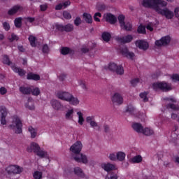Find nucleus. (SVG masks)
<instances>
[{"label": "nucleus", "mask_w": 179, "mask_h": 179, "mask_svg": "<svg viewBox=\"0 0 179 179\" xmlns=\"http://www.w3.org/2000/svg\"><path fill=\"white\" fill-rule=\"evenodd\" d=\"M142 5L145 8H152L155 9L159 15L165 16L166 19H173V17H174V13L170 10V9L167 8L162 9L160 8V6H162V8L167 6V2L164 0H143Z\"/></svg>", "instance_id": "f257e3e1"}, {"label": "nucleus", "mask_w": 179, "mask_h": 179, "mask_svg": "<svg viewBox=\"0 0 179 179\" xmlns=\"http://www.w3.org/2000/svg\"><path fill=\"white\" fill-rule=\"evenodd\" d=\"M12 120V123L9 125V128L13 129L15 134H22L23 124L22 123L20 117L17 115H14L13 116Z\"/></svg>", "instance_id": "f03ea898"}, {"label": "nucleus", "mask_w": 179, "mask_h": 179, "mask_svg": "<svg viewBox=\"0 0 179 179\" xmlns=\"http://www.w3.org/2000/svg\"><path fill=\"white\" fill-rule=\"evenodd\" d=\"M152 88L154 90H163V92H167L171 90V85L164 82H157L152 84Z\"/></svg>", "instance_id": "7ed1b4c3"}, {"label": "nucleus", "mask_w": 179, "mask_h": 179, "mask_svg": "<svg viewBox=\"0 0 179 179\" xmlns=\"http://www.w3.org/2000/svg\"><path fill=\"white\" fill-rule=\"evenodd\" d=\"M121 29L129 31L132 29V24L131 22H125V16L120 15L117 17Z\"/></svg>", "instance_id": "20e7f679"}, {"label": "nucleus", "mask_w": 179, "mask_h": 179, "mask_svg": "<svg viewBox=\"0 0 179 179\" xmlns=\"http://www.w3.org/2000/svg\"><path fill=\"white\" fill-rule=\"evenodd\" d=\"M6 171L9 175L20 174L23 171V169L17 165H10L6 169Z\"/></svg>", "instance_id": "39448f33"}, {"label": "nucleus", "mask_w": 179, "mask_h": 179, "mask_svg": "<svg viewBox=\"0 0 179 179\" xmlns=\"http://www.w3.org/2000/svg\"><path fill=\"white\" fill-rule=\"evenodd\" d=\"M83 148V144H82L81 141H76L74 144H73L70 150L74 155H80V152H82V149Z\"/></svg>", "instance_id": "423d86ee"}, {"label": "nucleus", "mask_w": 179, "mask_h": 179, "mask_svg": "<svg viewBox=\"0 0 179 179\" xmlns=\"http://www.w3.org/2000/svg\"><path fill=\"white\" fill-rule=\"evenodd\" d=\"M71 95L72 94L64 91H58L56 93V97L64 101H69L71 99Z\"/></svg>", "instance_id": "0eeeda50"}, {"label": "nucleus", "mask_w": 179, "mask_h": 179, "mask_svg": "<svg viewBox=\"0 0 179 179\" xmlns=\"http://www.w3.org/2000/svg\"><path fill=\"white\" fill-rule=\"evenodd\" d=\"M109 71H113L116 72L117 75H122L124 74V68L122 66H117L115 63H110L108 65Z\"/></svg>", "instance_id": "6e6552de"}, {"label": "nucleus", "mask_w": 179, "mask_h": 179, "mask_svg": "<svg viewBox=\"0 0 179 179\" xmlns=\"http://www.w3.org/2000/svg\"><path fill=\"white\" fill-rule=\"evenodd\" d=\"M50 106L55 111H62L64 110V105L57 99H52L50 101Z\"/></svg>", "instance_id": "1a4fd4ad"}, {"label": "nucleus", "mask_w": 179, "mask_h": 179, "mask_svg": "<svg viewBox=\"0 0 179 179\" xmlns=\"http://www.w3.org/2000/svg\"><path fill=\"white\" fill-rule=\"evenodd\" d=\"M74 160L78 163H83V164H87L89 163V158L83 154H78L74 156Z\"/></svg>", "instance_id": "9d476101"}, {"label": "nucleus", "mask_w": 179, "mask_h": 179, "mask_svg": "<svg viewBox=\"0 0 179 179\" xmlns=\"http://www.w3.org/2000/svg\"><path fill=\"white\" fill-rule=\"evenodd\" d=\"M171 41V38L169 36H164L160 40L155 41V45L157 47H162V45H167Z\"/></svg>", "instance_id": "9b49d317"}, {"label": "nucleus", "mask_w": 179, "mask_h": 179, "mask_svg": "<svg viewBox=\"0 0 179 179\" xmlns=\"http://www.w3.org/2000/svg\"><path fill=\"white\" fill-rule=\"evenodd\" d=\"M135 44L136 47L140 50H143V51H146L149 48V43L146 41L138 40L136 41Z\"/></svg>", "instance_id": "f8f14e48"}, {"label": "nucleus", "mask_w": 179, "mask_h": 179, "mask_svg": "<svg viewBox=\"0 0 179 179\" xmlns=\"http://www.w3.org/2000/svg\"><path fill=\"white\" fill-rule=\"evenodd\" d=\"M40 145L37 143L32 142L31 144L27 148V152L29 153H31V152H34V153L36 155L38 150H40Z\"/></svg>", "instance_id": "ddd939ff"}, {"label": "nucleus", "mask_w": 179, "mask_h": 179, "mask_svg": "<svg viewBox=\"0 0 179 179\" xmlns=\"http://www.w3.org/2000/svg\"><path fill=\"white\" fill-rule=\"evenodd\" d=\"M0 113L1 116V124L2 125H6V115H8V110L5 106H0Z\"/></svg>", "instance_id": "4468645a"}, {"label": "nucleus", "mask_w": 179, "mask_h": 179, "mask_svg": "<svg viewBox=\"0 0 179 179\" xmlns=\"http://www.w3.org/2000/svg\"><path fill=\"white\" fill-rule=\"evenodd\" d=\"M55 27L57 30H60L61 31H72V30H73V25L71 24H69L65 27L61 24H56Z\"/></svg>", "instance_id": "2eb2a0df"}, {"label": "nucleus", "mask_w": 179, "mask_h": 179, "mask_svg": "<svg viewBox=\"0 0 179 179\" xmlns=\"http://www.w3.org/2000/svg\"><path fill=\"white\" fill-rule=\"evenodd\" d=\"M112 101L113 104H117L120 105L124 103V98H122V96L118 93H115L113 96H112Z\"/></svg>", "instance_id": "dca6fc26"}, {"label": "nucleus", "mask_w": 179, "mask_h": 179, "mask_svg": "<svg viewBox=\"0 0 179 179\" xmlns=\"http://www.w3.org/2000/svg\"><path fill=\"white\" fill-rule=\"evenodd\" d=\"M116 41H118V43H122L123 44H125L127 43H131L132 40H134V37L132 35H128L124 37H120L117 36L115 38Z\"/></svg>", "instance_id": "f3484780"}, {"label": "nucleus", "mask_w": 179, "mask_h": 179, "mask_svg": "<svg viewBox=\"0 0 179 179\" xmlns=\"http://www.w3.org/2000/svg\"><path fill=\"white\" fill-rule=\"evenodd\" d=\"M120 52L124 55V57L129 58V59H135V53L128 51V48H123L120 50Z\"/></svg>", "instance_id": "a211bd4d"}, {"label": "nucleus", "mask_w": 179, "mask_h": 179, "mask_svg": "<svg viewBox=\"0 0 179 179\" xmlns=\"http://www.w3.org/2000/svg\"><path fill=\"white\" fill-rule=\"evenodd\" d=\"M101 167L103 169V170L107 171L108 173L109 171H112V170H115L116 169L115 165L108 162H103L101 164Z\"/></svg>", "instance_id": "6ab92c4d"}, {"label": "nucleus", "mask_w": 179, "mask_h": 179, "mask_svg": "<svg viewBox=\"0 0 179 179\" xmlns=\"http://www.w3.org/2000/svg\"><path fill=\"white\" fill-rule=\"evenodd\" d=\"M103 19L106 20V22L110 23V24H114V23L117 22V17H115V16L111 13L104 14Z\"/></svg>", "instance_id": "aec40b11"}, {"label": "nucleus", "mask_w": 179, "mask_h": 179, "mask_svg": "<svg viewBox=\"0 0 179 179\" xmlns=\"http://www.w3.org/2000/svg\"><path fill=\"white\" fill-rule=\"evenodd\" d=\"M167 101L169 103H172L170 105L167 106V108H171V110H179L178 105L176 104V99L174 98H170L167 99Z\"/></svg>", "instance_id": "412c9836"}, {"label": "nucleus", "mask_w": 179, "mask_h": 179, "mask_svg": "<svg viewBox=\"0 0 179 179\" xmlns=\"http://www.w3.org/2000/svg\"><path fill=\"white\" fill-rule=\"evenodd\" d=\"M71 5V1H63L62 3H60L57 4L55 6L56 10H61V9H65L66 8H68Z\"/></svg>", "instance_id": "4be33fe9"}, {"label": "nucleus", "mask_w": 179, "mask_h": 179, "mask_svg": "<svg viewBox=\"0 0 179 179\" xmlns=\"http://www.w3.org/2000/svg\"><path fill=\"white\" fill-rule=\"evenodd\" d=\"M36 155L38 157H41V159H48V157H50L48 152L44 150H41V148L38 150Z\"/></svg>", "instance_id": "5701e85b"}, {"label": "nucleus", "mask_w": 179, "mask_h": 179, "mask_svg": "<svg viewBox=\"0 0 179 179\" xmlns=\"http://www.w3.org/2000/svg\"><path fill=\"white\" fill-rule=\"evenodd\" d=\"M132 128L138 134H142L143 132V126L139 123H133Z\"/></svg>", "instance_id": "b1692460"}, {"label": "nucleus", "mask_w": 179, "mask_h": 179, "mask_svg": "<svg viewBox=\"0 0 179 179\" xmlns=\"http://www.w3.org/2000/svg\"><path fill=\"white\" fill-rule=\"evenodd\" d=\"M73 113H75L73 108L68 109L65 113L66 120H73Z\"/></svg>", "instance_id": "393cba45"}, {"label": "nucleus", "mask_w": 179, "mask_h": 179, "mask_svg": "<svg viewBox=\"0 0 179 179\" xmlns=\"http://www.w3.org/2000/svg\"><path fill=\"white\" fill-rule=\"evenodd\" d=\"M74 174L77 176V177H80V178H83L85 177V173L83 170L79 167H76L73 169Z\"/></svg>", "instance_id": "a878e982"}, {"label": "nucleus", "mask_w": 179, "mask_h": 179, "mask_svg": "<svg viewBox=\"0 0 179 179\" xmlns=\"http://www.w3.org/2000/svg\"><path fill=\"white\" fill-rule=\"evenodd\" d=\"M126 156L127 155L125 154V152L122 151H119L116 152V157L118 162H124V160H125Z\"/></svg>", "instance_id": "bb28decb"}, {"label": "nucleus", "mask_w": 179, "mask_h": 179, "mask_svg": "<svg viewBox=\"0 0 179 179\" xmlns=\"http://www.w3.org/2000/svg\"><path fill=\"white\" fill-rule=\"evenodd\" d=\"M13 71H14V72H16L17 73H18V75L20 76H24V75H26V71H24V70L20 69V68H17L15 66H11Z\"/></svg>", "instance_id": "cd10ccee"}, {"label": "nucleus", "mask_w": 179, "mask_h": 179, "mask_svg": "<svg viewBox=\"0 0 179 179\" xmlns=\"http://www.w3.org/2000/svg\"><path fill=\"white\" fill-rule=\"evenodd\" d=\"M143 160L142 156L136 155L129 159L130 163L136 164L141 163Z\"/></svg>", "instance_id": "c85d7f7f"}, {"label": "nucleus", "mask_w": 179, "mask_h": 179, "mask_svg": "<svg viewBox=\"0 0 179 179\" xmlns=\"http://www.w3.org/2000/svg\"><path fill=\"white\" fill-rule=\"evenodd\" d=\"M143 135H145L146 136H150V135H153L155 134V131H153V129L146 127L145 129H143L142 133Z\"/></svg>", "instance_id": "c756f323"}, {"label": "nucleus", "mask_w": 179, "mask_h": 179, "mask_svg": "<svg viewBox=\"0 0 179 179\" xmlns=\"http://www.w3.org/2000/svg\"><path fill=\"white\" fill-rule=\"evenodd\" d=\"M68 102L70 103V104H71L72 106H78V104H79L80 103V101L79 99L73 96V95L71 94V97Z\"/></svg>", "instance_id": "7c9ffc66"}, {"label": "nucleus", "mask_w": 179, "mask_h": 179, "mask_svg": "<svg viewBox=\"0 0 179 179\" xmlns=\"http://www.w3.org/2000/svg\"><path fill=\"white\" fill-rule=\"evenodd\" d=\"M20 92L22 93V94H30V93H31V88L26 87H20Z\"/></svg>", "instance_id": "2f4dec72"}, {"label": "nucleus", "mask_w": 179, "mask_h": 179, "mask_svg": "<svg viewBox=\"0 0 179 179\" xmlns=\"http://www.w3.org/2000/svg\"><path fill=\"white\" fill-rule=\"evenodd\" d=\"M83 19L87 23H92L93 22V18L92 17V15L87 13H85L83 14Z\"/></svg>", "instance_id": "473e14b6"}, {"label": "nucleus", "mask_w": 179, "mask_h": 179, "mask_svg": "<svg viewBox=\"0 0 179 179\" xmlns=\"http://www.w3.org/2000/svg\"><path fill=\"white\" fill-rule=\"evenodd\" d=\"M27 78L32 80H40V76L31 73L27 75Z\"/></svg>", "instance_id": "72a5a7b5"}, {"label": "nucleus", "mask_w": 179, "mask_h": 179, "mask_svg": "<svg viewBox=\"0 0 179 179\" xmlns=\"http://www.w3.org/2000/svg\"><path fill=\"white\" fill-rule=\"evenodd\" d=\"M77 115L78 117V124L80 125H83V122H85V118L83 117V113L80 111L77 112Z\"/></svg>", "instance_id": "f704fd0d"}, {"label": "nucleus", "mask_w": 179, "mask_h": 179, "mask_svg": "<svg viewBox=\"0 0 179 179\" xmlns=\"http://www.w3.org/2000/svg\"><path fill=\"white\" fill-rule=\"evenodd\" d=\"M19 10H20V6H15L8 11V15H15V13H17Z\"/></svg>", "instance_id": "c9c22d12"}, {"label": "nucleus", "mask_w": 179, "mask_h": 179, "mask_svg": "<svg viewBox=\"0 0 179 179\" xmlns=\"http://www.w3.org/2000/svg\"><path fill=\"white\" fill-rule=\"evenodd\" d=\"M28 131L30 132L31 138H34L36 136H37V129L33 128L32 127H29L28 128Z\"/></svg>", "instance_id": "e433bc0d"}, {"label": "nucleus", "mask_w": 179, "mask_h": 179, "mask_svg": "<svg viewBox=\"0 0 179 179\" xmlns=\"http://www.w3.org/2000/svg\"><path fill=\"white\" fill-rule=\"evenodd\" d=\"M33 177L34 179H41L43 178V172L38 171H34Z\"/></svg>", "instance_id": "4c0bfd02"}, {"label": "nucleus", "mask_w": 179, "mask_h": 179, "mask_svg": "<svg viewBox=\"0 0 179 179\" xmlns=\"http://www.w3.org/2000/svg\"><path fill=\"white\" fill-rule=\"evenodd\" d=\"M148 94H149V92H141L140 94V97L142 99L143 101L146 102L149 100L148 98Z\"/></svg>", "instance_id": "58836bf2"}, {"label": "nucleus", "mask_w": 179, "mask_h": 179, "mask_svg": "<svg viewBox=\"0 0 179 179\" xmlns=\"http://www.w3.org/2000/svg\"><path fill=\"white\" fill-rule=\"evenodd\" d=\"M102 38L104 41H110V38H111V34L108 32H104L102 34Z\"/></svg>", "instance_id": "ea45409f"}, {"label": "nucleus", "mask_w": 179, "mask_h": 179, "mask_svg": "<svg viewBox=\"0 0 179 179\" xmlns=\"http://www.w3.org/2000/svg\"><path fill=\"white\" fill-rule=\"evenodd\" d=\"M138 33L140 34H145L146 33V27L145 25L141 24L137 29Z\"/></svg>", "instance_id": "a19ab883"}, {"label": "nucleus", "mask_w": 179, "mask_h": 179, "mask_svg": "<svg viewBox=\"0 0 179 179\" xmlns=\"http://www.w3.org/2000/svg\"><path fill=\"white\" fill-rule=\"evenodd\" d=\"M25 107L29 110H34V105L33 104L32 99H28V103L25 105Z\"/></svg>", "instance_id": "79ce46f5"}, {"label": "nucleus", "mask_w": 179, "mask_h": 179, "mask_svg": "<svg viewBox=\"0 0 179 179\" xmlns=\"http://www.w3.org/2000/svg\"><path fill=\"white\" fill-rule=\"evenodd\" d=\"M96 10H99V12H101L102 10H104V9H106V5L101 3H98L96 6Z\"/></svg>", "instance_id": "37998d69"}, {"label": "nucleus", "mask_w": 179, "mask_h": 179, "mask_svg": "<svg viewBox=\"0 0 179 179\" xmlns=\"http://www.w3.org/2000/svg\"><path fill=\"white\" fill-rule=\"evenodd\" d=\"M157 26L156 24L154 23H149L147 26H146V29L147 30H149L150 31H153V30H155V29H156Z\"/></svg>", "instance_id": "c03bdc74"}, {"label": "nucleus", "mask_w": 179, "mask_h": 179, "mask_svg": "<svg viewBox=\"0 0 179 179\" xmlns=\"http://www.w3.org/2000/svg\"><path fill=\"white\" fill-rule=\"evenodd\" d=\"M29 43H30L31 45V47H36V37H34L32 35H31L29 37Z\"/></svg>", "instance_id": "a18cd8bd"}, {"label": "nucleus", "mask_w": 179, "mask_h": 179, "mask_svg": "<svg viewBox=\"0 0 179 179\" xmlns=\"http://www.w3.org/2000/svg\"><path fill=\"white\" fill-rule=\"evenodd\" d=\"M108 159L112 162H117V152H112L109 154Z\"/></svg>", "instance_id": "49530a36"}, {"label": "nucleus", "mask_w": 179, "mask_h": 179, "mask_svg": "<svg viewBox=\"0 0 179 179\" xmlns=\"http://www.w3.org/2000/svg\"><path fill=\"white\" fill-rule=\"evenodd\" d=\"M60 52L62 55H66V54H69V52H71V49H69V48H62Z\"/></svg>", "instance_id": "de8ad7c7"}, {"label": "nucleus", "mask_w": 179, "mask_h": 179, "mask_svg": "<svg viewBox=\"0 0 179 179\" xmlns=\"http://www.w3.org/2000/svg\"><path fill=\"white\" fill-rule=\"evenodd\" d=\"M15 27H20L22 26V17H18L15 20Z\"/></svg>", "instance_id": "09e8293b"}, {"label": "nucleus", "mask_w": 179, "mask_h": 179, "mask_svg": "<svg viewBox=\"0 0 179 179\" xmlns=\"http://www.w3.org/2000/svg\"><path fill=\"white\" fill-rule=\"evenodd\" d=\"M9 41H17L19 40V37L15 35L14 34H12L10 36H8Z\"/></svg>", "instance_id": "8fccbe9b"}, {"label": "nucleus", "mask_w": 179, "mask_h": 179, "mask_svg": "<svg viewBox=\"0 0 179 179\" xmlns=\"http://www.w3.org/2000/svg\"><path fill=\"white\" fill-rule=\"evenodd\" d=\"M78 85L82 89H83V90H87V86H86V83H85V81L78 80Z\"/></svg>", "instance_id": "3c124183"}, {"label": "nucleus", "mask_w": 179, "mask_h": 179, "mask_svg": "<svg viewBox=\"0 0 179 179\" xmlns=\"http://www.w3.org/2000/svg\"><path fill=\"white\" fill-rule=\"evenodd\" d=\"M47 9H48V4L44 3V4H41L40 6V10L41 12H45V10H47Z\"/></svg>", "instance_id": "603ef678"}, {"label": "nucleus", "mask_w": 179, "mask_h": 179, "mask_svg": "<svg viewBox=\"0 0 179 179\" xmlns=\"http://www.w3.org/2000/svg\"><path fill=\"white\" fill-rule=\"evenodd\" d=\"M139 82H141V79H139V78H134V79L131 80V85L132 86H136L138 85V83H139Z\"/></svg>", "instance_id": "864d4df0"}, {"label": "nucleus", "mask_w": 179, "mask_h": 179, "mask_svg": "<svg viewBox=\"0 0 179 179\" xmlns=\"http://www.w3.org/2000/svg\"><path fill=\"white\" fill-rule=\"evenodd\" d=\"M99 17H101V13H96L94 15V20H95V22H100Z\"/></svg>", "instance_id": "5fc2aeb1"}, {"label": "nucleus", "mask_w": 179, "mask_h": 179, "mask_svg": "<svg viewBox=\"0 0 179 179\" xmlns=\"http://www.w3.org/2000/svg\"><path fill=\"white\" fill-rule=\"evenodd\" d=\"M33 96H38L40 94V89L35 87L32 91H31Z\"/></svg>", "instance_id": "6e6d98bb"}, {"label": "nucleus", "mask_w": 179, "mask_h": 179, "mask_svg": "<svg viewBox=\"0 0 179 179\" xmlns=\"http://www.w3.org/2000/svg\"><path fill=\"white\" fill-rule=\"evenodd\" d=\"M171 138V142H175L176 141H177V139H178V135H177L176 132H173L172 133Z\"/></svg>", "instance_id": "4d7b16f0"}, {"label": "nucleus", "mask_w": 179, "mask_h": 179, "mask_svg": "<svg viewBox=\"0 0 179 179\" xmlns=\"http://www.w3.org/2000/svg\"><path fill=\"white\" fill-rule=\"evenodd\" d=\"M63 16L65 19H71L72 17V15H71V13H69L68 11H64Z\"/></svg>", "instance_id": "13d9d810"}, {"label": "nucleus", "mask_w": 179, "mask_h": 179, "mask_svg": "<svg viewBox=\"0 0 179 179\" xmlns=\"http://www.w3.org/2000/svg\"><path fill=\"white\" fill-rule=\"evenodd\" d=\"M3 63L6 64V65H10V61L8 56H4L3 58Z\"/></svg>", "instance_id": "bf43d9fd"}, {"label": "nucleus", "mask_w": 179, "mask_h": 179, "mask_svg": "<svg viewBox=\"0 0 179 179\" xmlns=\"http://www.w3.org/2000/svg\"><path fill=\"white\" fill-rule=\"evenodd\" d=\"M80 23H82V20H80V17H77L74 20V24H76V26H79Z\"/></svg>", "instance_id": "052dcab7"}, {"label": "nucleus", "mask_w": 179, "mask_h": 179, "mask_svg": "<svg viewBox=\"0 0 179 179\" xmlns=\"http://www.w3.org/2000/svg\"><path fill=\"white\" fill-rule=\"evenodd\" d=\"M94 120V116H88L86 117V121L88 124H90Z\"/></svg>", "instance_id": "680f3d73"}, {"label": "nucleus", "mask_w": 179, "mask_h": 179, "mask_svg": "<svg viewBox=\"0 0 179 179\" xmlns=\"http://www.w3.org/2000/svg\"><path fill=\"white\" fill-rule=\"evenodd\" d=\"M7 92H8V90L4 87H1L0 88V94H2V95L6 94Z\"/></svg>", "instance_id": "e2e57ef3"}, {"label": "nucleus", "mask_w": 179, "mask_h": 179, "mask_svg": "<svg viewBox=\"0 0 179 179\" xmlns=\"http://www.w3.org/2000/svg\"><path fill=\"white\" fill-rule=\"evenodd\" d=\"M3 27L4 29L6 30V31H8V30H9V29H10V26L9 25V24L8 22H4L3 24Z\"/></svg>", "instance_id": "0e129e2a"}, {"label": "nucleus", "mask_w": 179, "mask_h": 179, "mask_svg": "<svg viewBox=\"0 0 179 179\" xmlns=\"http://www.w3.org/2000/svg\"><path fill=\"white\" fill-rule=\"evenodd\" d=\"M50 51V49L48 48V45H44L43 47V52L47 53Z\"/></svg>", "instance_id": "69168bd1"}, {"label": "nucleus", "mask_w": 179, "mask_h": 179, "mask_svg": "<svg viewBox=\"0 0 179 179\" xmlns=\"http://www.w3.org/2000/svg\"><path fill=\"white\" fill-rule=\"evenodd\" d=\"M90 126L92 127V128H96V127H99V125L97 124V122H96V121H93V122H91L90 123Z\"/></svg>", "instance_id": "338daca9"}, {"label": "nucleus", "mask_w": 179, "mask_h": 179, "mask_svg": "<svg viewBox=\"0 0 179 179\" xmlns=\"http://www.w3.org/2000/svg\"><path fill=\"white\" fill-rule=\"evenodd\" d=\"M179 7L175 8L174 13L176 17H178Z\"/></svg>", "instance_id": "774afa93"}]
</instances>
